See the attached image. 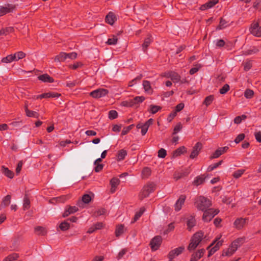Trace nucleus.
Here are the masks:
<instances>
[{
    "label": "nucleus",
    "mask_w": 261,
    "mask_h": 261,
    "mask_svg": "<svg viewBox=\"0 0 261 261\" xmlns=\"http://www.w3.org/2000/svg\"><path fill=\"white\" fill-rule=\"evenodd\" d=\"M194 204L198 210L203 212L210 208L212 203L211 200L207 198L200 196L195 199Z\"/></svg>",
    "instance_id": "1"
},
{
    "label": "nucleus",
    "mask_w": 261,
    "mask_h": 261,
    "mask_svg": "<svg viewBox=\"0 0 261 261\" xmlns=\"http://www.w3.org/2000/svg\"><path fill=\"white\" fill-rule=\"evenodd\" d=\"M203 236L204 233L202 231H199L194 234L191 239V242L188 247V250L191 251L195 249L201 241Z\"/></svg>",
    "instance_id": "2"
},
{
    "label": "nucleus",
    "mask_w": 261,
    "mask_h": 261,
    "mask_svg": "<svg viewBox=\"0 0 261 261\" xmlns=\"http://www.w3.org/2000/svg\"><path fill=\"white\" fill-rule=\"evenodd\" d=\"M156 187V185L153 182H149L145 185L139 194V199L142 200L148 197L150 193L153 192Z\"/></svg>",
    "instance_id": "3"
},
{
    "label": "nucleus",
    "mask_w": 261,
    "mask_h": 261,
    "mask_svg": "<svg viewBox=\"0 0 261 261\" xmlns=\"http://www.w3.org/2000/svg\"><path fill=\"white\" fill-rule=\"evenodd\" d=\"M203 212L202 220L204 222H208L219 213V210L218 209L208 208Z\"/></svg>",
    "instance_id": "4"
},
{
    "label": "nucleus",
    "mask_w": 261,
    "mask_h": 261,
    "mask_svg": "<svg viewBox=\"0 0 261 261\" xmlns=\"http://www.w3.org/2000/svg\"><path fill=\"white\" fill-rule=\"evenodd\" d=\"M109 93V90L106 89L99 88L89 93V95L94 98H99L105 97Z\"/></svg>",
    "instance_id": "5"
},
{
    "label": "nucleus",
    "mask_w": 261,
    "mask_h": 261,
    "mask_svg": "<svg viewBox=\"0 0 261 261\" xmlns=\"http://www.w3.org/2000/svg\"><path fill=\"white\" fill-rule=\"evenodd\" d=\"M162 242V238L160 236H156L152 239L149 244L152 251L158 250L161 246Z\"/></svg>",
    "instance_id": "6"
},
{
    "label": "nucleus",
    "mask_w": 261,
    "mask_h": 261,
    "mask_svg": "<svg viewBox=\"0 0 261 261\" xmlns=\"http://www.w3.org/2000/svg\"><path fill=\"white\" fill-rule=\"evenodd\" d=\"M249 31L253 36L258 37H261V27L259 25L258 22H253L249 28Z\"/></svg>",
    "instance_id": "7"
},
{
    "label": "nucleus",
    "mask_w": 261,
    "mask_h": 261,
    "mask_svg": "<svg viewBox=\"0 0 261 261\" xmlns=\"http://www.w3.org/2000/svg\"><path fill=\"white\" fill-rule=\"evenodd\" d=\"M243 238H238L235 240L229 247L228 248L230 249L231 253H234L238 247H239L243 242Z\"/></svg>",
    "instance_id": "8"
},
{
    "label": "nucleus",
    "mask_w": 261,
    "mask_h": 261,
    "mask_svg": "<svg viewBox=\"0 0 261 261\" xmlns=\"http://www.w3.org/2000/svg\"><path fill=\"white\" fill-rule=\"evenodd\" d=\"M185 249V247L184 246H180L178 248H175L173 250L170 251L168 254V258L169 259H173L175 257V256H178L180 254H181Z\"/></svg>",
    "instance_id": "9"
},
{
    "label": "nucleus",
    "mask_w": 261,
    "mask_h": 261,
    "mask_svg": "<svg viewBox=\"0 0 261 261\" xmlns=\"http://www.w3.org/2000/svg\"><path fill=\"white\" fill-rule=\"evenodd\" d=\"M15 9V6L12 4H7L4 7H1L0 8V16L13 11Z\"/></svg>",
    "instance_id": "10"
},
{
    "label": "nucleus",
    "mask_w": 261,
    "mask_h": 261,
    "mask_svg": "<svg viewBox=\"0 0 261 261\" xmlns=\"http://www.w3.org/2000/svg\"><path fill=\"white\" fill-rule=\"evenodd\" d=\"M202 148V144L200 142H197L193 147L192 151L190 155V158L192 159L196 158L199 154Z\"/></svg>",
    "instance_id": "11"
},
{
    "label": "nucleus",
    "mask_w": 261,
    "mask_h": 261,
    "mask_svg": "<svg viewBox=\"0 0 261 261\" xmlns=\"http://www.w3.org/2000/svg\"><path fill=\"white\" fill-rule=\"evenodd\" d=\"M186 196L185 195H181L180 196L174 205L175 210L176 211H179L181 210L182 205L184 204Z\"/></svg>",
    "instance_id": "12"
},
{
    "label": "nucleus",
    "mask_w": 261,
    "mask_h": 261,
    "mask_svg": "<svg viewBox=\"0 0 261 261\" xmlns=\"http://www.w3.org/2000/svg\"><path fill=\"white\" fill-rule=\"evenodd\" d=\"M228 148V146L219 148L214 152L213 155L210 157V159H213L219 157L221 154L226 152Z\"/></svg>",
    "instance_id": "13"
},
{
    "label": "nucleus",
    "mask_w": 261,
    "mask_h": 261,
    "mask_svg": "<svg viewBox=\"0 0 261 261\" xmlns=\"http://www.w3.org/2000/svg\"><path fill=\"white\" fill-rule=\"evenodd\" d=\"M204 252L205 250L203 249L198 250L197 252L194 253L191 255L190 261H197L203 256Z\"/></svg>",
    "instance_id": "14"
},
{
    "label": "nucleus",
    "mask_w": 261,
    "mask_h": 261,
    "mask_svg": "<svg viewBox=\"0 0 261 261\" xmlns=\"http://www.w3.org/2000/svg\"><path fill=\"white\" fill-rule=\"evenodd\" d=\"M105 20L107 23L112 25L117 20V18L115 14L112 12H110L106 16Z\"/></svg>",
    "instance_id": "15"
},
{
    "label": "nucleus",
    "mask_w": 261,
    "mask_h": 261,
    "mask_svg": "<svg viewBox=\"0 0 261 261\" xmlns=\"http://www.w3.org/2000/svg\"><path fill=\"white\" fill-rule=\"evenodd\" d=\"M61 96V94L58 93H54V92H48V93H45L41 94L39 95H38L37 96V99L38 98H50V97H59Z\"/></svg>",
    "instance_id": "16"
},
{
    "label": "nucleus",
    "mask_w": 261,
    "mask_h": 261,
    "mask_svg": "<svg viewBox=\"0 0 261 261\" xmlns=\"http://www.w3.org/2000/svg\"><path fill=\"white\" fill-rule=\"evenodd\" d=\"M247 220L246 219H244L242 218H238L234 221V225L236 228L240 229L244 227L246 223Z\"/></svg>",
    "instance_id": "17"
},
{
    "label": "nucleus",
    "mask_w": 261,
    "mask_h": 261,
    "mask_svg": "<svg viewBox=\"0 0 261 261\" xmlns=\"http://www.w3.org/2000/svg\"><path fill=\"white\" fill-rule=\"evenodd\" d=\"M38 79L43 82L53 83L54 82V79L46 73L39 75Z\"/></svg>",
    "instance_id": "18"
},
{
    "label": "nucleus",
    "mask_w": 261,
    "mask_h": 261,
    "mask_svg": "<svg viewBox=\"0 0 261 261\" xmlns=\"http://www.w3.org/2000/svg\"><path fill=\"white\" fill-rule=\"evenodd\" d=\"M120 182V180L116 177L113 178L110 180V184L111 186V191L112 193H113L115 191L116 188L119 185Z\"/></svg>",
    "instance_id": "19"
},
{
    "label": "nucleus",
    "mask_w": 261,
    "mask_h": 261,
    "mask_svg": "<svg viewBox=\"0 0 261 261\" xmlns=\"http://www.w3.org/2000/svg\"><path fill=\"white\" fill-rule=\"evenodd\" d=\"M152 36L150 34H148L147 37L145 39L144 42L142 44V48L144 51H145L152 42Z\"/></svg>",
    "instance_id": "20"
},
{
    "label": "nucleus",
    "mask_w": 261,
    "mask_h": 261,
    "mask_svg": "<svg viewBox=\"0 0 261 261\" xmlns=\"http://www.w3.org/2000/svg\"><path fill=\"white\" fill-rule=\"evenodd\" d=\"M2 172L7 177L12 179L14 177V173L11 170H9L8 168L5 167V166L2 167Z\"/></svg>",
    "instance_id": "21"
},
{
    "label": "nucleus",
    "mask_w": 261,
    "mask_h": 261,
    "mask_svg": "<svg viewBox=\"0 0 261 261\" xmlns=\"http://www.w3.org/2000/svg\"><path fill=\"white\" fill-rule=\"evenodd\" d=\"M168 77H170L172 81L178 82L180 81V76L174 71L169 72L168 73Z\"/></svg>",
    "instance_id": "22"
},
{
    "label": "nucleus",
    "mask_w": 261,
    "mask_h": 261,
    "mask_svg": "<svg viewBox=\"0 0 261 261\" xmlns=\"http://www.w3.org/2000/svg\"><path fill=\"white\" fill-rule=\"evenodd\" d=\"M207 176L202 175L198 176L196 177L195 179L193 181V184L196 186H199L204 182Z\"/></svg>",
    "instance_id": "23"
},
{
    "label": "nucleus",
    "mask_w": 261,
    "mask_h": 261,
    "mask_svg": "<svg viewBox=\"0 0 261 261\" xmlns=\"http://www.w3.org/2000/svg\"><path fill=\"white\" fill-rule=\"evenodd\" d=\"M35 232L37 235L45 236L47 231L45 228L42 226H37L35 228Z\"/></svg>",
    "instance_id": "24"
},
{
    "label": "nucleus",
    "mask_w": 261,
    "mask_h": 261,
    "mask_svg": "<svg viewBox=\"0 0 261 261\" xmlns=\"http://www.w3.org/2000/svg\"><path fill=\"white\" fill-rule=\"evenodd\" d=\"M229 25L228 22L223 18H220L219 24L216 28V30H222Z\"/></svg>",
    "instance_id": "25"
},
{
    "label": "nucleus",
    "mask_w": 261,
    "mask_h": 261,
    "mask_svg": "<svg viewBox=\"0 0 261 261\" xmlns=\"http://www.w3.org/2000/svg\"><path fill=\"white\" fill-rule=\"evenodd\" d=\"M66 59V53L64 52H61L58 55L55 57V62H64Z\"/></svg>",
    "instance_id": "26"
},
{
    "label": "nucleus",
    "mask_w": 261,
    "mask_h": 261,
    "mask_svg": "<svg viewBox=\"0 0 261 261\" xmlns=\"http://www.w3.org/2000/svg\"><path fill=\"white\" fill-rule=\"evenodd\" d=\"M16 60V58L15 55L13 54L9 55L6 57L2 58L1 60V62L5 63H11L12 61H15Z\"/></svg>",
    "instance_id": "27"
},
{
    "label": "nucleus",
    "mask_w": 261,
    "mask_h": 261,
    "mask_svg": "<svg viewBox=\"0 0 261 261\" xmlns=\"http://www.w3.org/2000/svg\"><path fill=\"white\" fill-rule=\"evenodd\" d=\"M186 152V148L185 146H181L173 151V156L177 157Z\"/></svg>",
    "instance_id": "28"
},
{
    "label": "nucleus",
    "mask_w": 261,
    "mask_h": 261,
    "mask_svg": "<svg viewBox=\"0 0 261 261\" xmlns=\"http://www.w3.org/2000/svg\"><path fill=\"white\" fill-rule=\"evenodd\" d=\"M127 155V151L124 149H121L118 151L117 155V160L120 161L124 159Z\"/></svg>",
    "instance_id": "29"
},
{
    "label": "nucleus",
    "mask_w": 261,
    "mask_h": 261,
    "mask_svg": "<svg viewBox=\"0 0 261 261\" xmlns=\"http://www.w3.org/2000/svg\"><path fill=\"white\" fill-rule=\"evenodd\" d=\"M11 196L10 195H7L4 197L2 200V206L3 207L8 206L11 202Z\"/></svg>",
    "instance_id": "30"
},
{
    "label": "nucleus",
    "mask_w": 261,
    "mask_h": 261,
    "mask_svg": "<svg viewBox=\"0 0 261 261\" xmlns=\"http://www.w3.org/2000/svg\"><path fill=\"white\" fill-rule=\"evenodd\" d=\"M124 225L123 224H120L118 225L116 227L115 230V235L117 237H119L124 232Z\"/></svg>",
    "instance_id": "31"
},
{
    "label": "nucleus",
    "mask_w": 261,
    "mask_h": 261,
    "mask_svg": "<svg viewBox=\"0 0 261 261\" xmlns=\"http://www.w3.org/2000/svg\"><path fill=\"white\" fill-rule=\"evenodd\" d=\"M149 108L150 109L148 110V111L152 114L156 113L162 109L161 107L153 105H150Z\"/></svg>",
    "instance_id": "32"
},
{
    "label": "nucleus",
    "mask_w": 261,
    "mask_h": 261,
    "mask_svg": "<svg viewBox=\"0 0 261 261\" xmlns=\"http://www.w3.org/2000/svg\"><path fill=\"white\" fill-rule=\"evenodd\" d=\"M19 257L17 253H13L4 258L3 261H13L16 260Z\"/></svg>",
    "instance_id": "33"
},
{
    "label": "nucleus",
    "mask_w": 261,
    "mask_h": 261,
    "mask_svg": "<svg viewBox=\"0 0 261 261\" xmlns=\"http://www.w3.org/2000/svg\"><path fill=\"white\" fill-rule=\"evenodd\" d=\"M70 224L67 222V220L62 222L59 225L60 229L62 231H66L69 229Z\"/></svg>",
    "instance_id": "34"
},
{
    "label": "nucleus",
    "mask_w": 261,
    "mask_h": 261,
    "mask_svg": "<svg viewBox=\"0 0 261 261\" xmlns=\"http://www.w3.org/2000/svg\"><path fill=\"white\" fill-rule=\"evenodd\" d=\"M23 206L24 210H28L30 207V201L27 194L24 197Z\"/></svg>",
    "instance_id": "35"
},
{
    "label": "nucleus",
    "mask_w": 261,
    "mask_h": 261,
    "mask_svg": "<svg viewBox=\"0 0 261 261\" xmlns=\"http://www.w3.org/2000/svg\"><path fill=\"white\" fill-rule=\"evenodd\" d=\"M145 211V208L144 207H142L140 208L139 211L137 212L134 216V220L132 223L136 222L139 218L142 216L143 213Z\"/></svg>",
    "instance_id": "36"
},
{
    "label": "nucleus",
    "mask_w": 261,
    "mask_h": 261,
    "mask_svg": "<svg viewBox=\"0 0 261 261\" xmlns=\"http://www.w3.org/2000/svg\"><path fill=\"white\" fill-rule=\"evenodd\" d=\"M245 170H244V169L238 170L233 173L232 176L234 178H236V179L239 178L243 174V173L245 172Z\"/></svg>",
    "instance_id": "37"
},
{
    "label": "nucleus",
    "mask_w": 261,
    "mask_h": 261,
    "mask_svg": "<svg viewBox=\"0 0 261 261\" xmlns=\"http://www.w3.org/2000/svg\"><path fill=\"white\" fill-rule=\"evenodd\" d=\"M196 221L194 217H191L187 221V226L188 229L190 230L195 225Z\"/></svg>",
    "instance_id": "38"
},
{
    "label": "nucleus",
    "mask_w": 261,
    "mask_h": 261,
    "mask_svg": "<svg viewBox=\"0 0 261 261\" xmlns=\"http://www.w3.org/2000/svg\"><path fill=\"white\" fill-rule=\"evenodd\" d=\"M222 162H223V161L221 160L217 163H215L213 165H210L208 166V167L207 168V171L211 172V171H213V170H214L215 169L217 168L219 166H220L222 164Z\"/></svg>",
    "instance_id": "39"
},
{
    "label": "nucleus",
    "mask_w": 261,
    "mask_h": 261,
    "mask_svg": "<svg viewBox=\"0 0 261 261\" xmlns=\"http://www.w3.org/2000/svg\"><path fill=\"white\" fill-rule=\"evenodd\" d=\"M142 174L144 178H148L151 174V169L148 167L143 168Z\"/></svg>",
    "instance_id": "40"
},
{
    "label": "nucleus",
    "mask_w": 261,
    "mask_h": 261,
    "mask_svg": "<svg viewBox=\"0 0 261 261\" xmlns=\"http://www.w3.org/2000/svg\"><path fill=\"white\" fill-rule=\"evenodd\" d=\"M214 99V98L213 95H209L205 97L204 101L203 102V104L208 106L213 102Z\"/></svg>",
    "instance_id": "41"
},
{
    "label": "nucleus",
    "mask_w": 261,
    "mask_h": 261,
    "mask_svg": "<svg viewBox=\"0 0 261 261\" xmlns=\"http://www.w3.org/2000/svg\"><path fill=\"white\" fill-rule=\"evenodd\" d=\"M13 55H15V56L16 60H15V61H17L20 59L24 58L26 56V54L21 51L16 53L15 54Z\"/></svg>",
    "instance_id": "42"
},
{
    "label": "nucleus",
    "mask_w": 261,
    "mask_h": 261,
    "mask_svg": "<svg viewBox=\"0 0 261 261\" xmlns=\"http://www.w3.org/2000/svg\"><path fill=\"white\" fill-rule=\"evenodd\" d=\"M26 115L30 117H35L38 118L39 117V114L35 111H30L27 110Z\"/></svg>",
    "instance_id": "43"
},
{
    "label": "nucleus",
    "mask_w": 261,
    "mask_h": 261,
    "mask_svg": "<svg viewBox=\"0 0 261 261\" xmlns=\"http://www.w3.org/2000/svg\"><path fill=\"white\" fill-rule=\"evenodd\" d=\"M254 95V92L252 90L250 89H247L244 92V96L246 98H251L253 97Z\"/></svg>",
    "instance_id": "44"
},
{
    "label": "nucleus",
    "mask_w": 261,
    "mask_h": 261,
    "mask_svg": "<svg viewBox=\"0 0 261 261\" xmlns=\"http://www.w3.org/2000/svg\"><path fill=\"white\" fill-rule=\"evenodd\" d=\"M247 116L245 115L237 116L234 119V123L237 124H240L242 120H245Z\"/></svg>",
    "instance_id": "45"
},
{
    "label": "nucleus",
    "mask_w": 261,
    "mask_h": 261,
    "mask_svg": "<svg viewBox=\"0 0 261 261\" xmlns=\"http://www.w3.org/2000/svg\"><path fill=\"white\" fill-rule=\"evenodd\" d=\"M121 105L127 107H132L135 106L133 99L122 101L121 102Z\"/></svg>",
    "instance_id": "46"
},
{
    "label": "nucleus",
    "mask_w": 261,
    "mask_h": 261,
    "mask_svg": "<svg viewBox=\"0 0 261 261\" xmlns=\"http://www.w3.org/2000/svg\"><path fill=\"white\" fill-rule=\"evenodd\" d=\"M145 100V97L144 96H136L133 99L134 101V103L135 106L136 105H138L140 103H141Z\"/></svg>",
    "instance_id": "47"
},
{
    "label": "nucleus",
    "mask_w": 261,
    "mask_h": 261,
    "mask_svg": "<svg viewBox=\"0 0 261 261\" xmlns=\"http://www.w3.org/2000/svg\"><path fill=\"white\" fill-rule=\"evenodd\" d=\"M118 117V113L115 110H111L109 112V118L111 120L116 119Z\"/></svg>",
    "instance_id": "48"
},
{
    "label": "nucleus",
    "mask_w": 261,
    "mask_h": 261,
    "mask_svg": "<svg viewBox=\"0 0 261 261\" xmlns=\"http://www.w3.org/2000/svg\"><path fill=\"white\" fill-rule=\"evenodd\" d=\"M91 200V197L89 194H86L82 196V201L84 203H89Z\"/></svg>",
    "instance_id": "49"
},
{
    "label": "nucleus",
    "mask_w": 261,
    "mask_h": 261,
    "mask_svg": "<svg viewBox=\"0 0 261 261\" xmlns=\"http://www.w3.org/2000/svg\"><path fill=\"white\" fill-rule=\"evenodd\" d=\"M143 86L145 91L149 92L151 89L150 83L148 81H143Z\"/></svg>",
    "instance_id": "50"
},
{
    "label": "nucleus",
    "mask_w": 261,
    "mask_h": 261,
    "mask_svg": "<svg viewBox=\"0 0 261 261\" xmlns=\"http://www.w3.org/2000/svg\"><path fill=\"white\" fill-rule=\"evenodd\" d=\"M229 86L226 84L220 89V93L221 94H224L229 91Z\"/></svg>",
    "instance_id": "51"
},
{
    "label": "nucleus",
    "mask_w": 261,
    "mask_h": 261,
    "mask_svg": "<svg viewBox=\"0 0 261 261\" xmlns=\"http://www.w3.org/2000/svg\"><path fill=\"white\" fill-rule=\"evenodd\" d=\"M158 153V157L160 158H165L167 155L166 150L164 148H161L159 150Z\"/></svg>",
    "instance_id": "52"
},
{
    "label": "nucleus",
    "mask_w": 261,
    "mask_h": 261,
    "mask_svg": "<svg viewBox=\"0 0 261 261\" xmlns=\"http://www.w3.org/2000/svg\"><path fill=\"white\" fill-rule=\"evenodd\" d=\"M201 67V65L200 64H196L195 67L192 68L189 71L190 74L192 75L197 72L199 69Z\"/></svg>",
    "instance_id": "53"
},
{
    "label": "nucleus",
    "mask_w": 261,
    "mask_h": 261,
    "mask_svg": "<svg viewBox=\"0 0 261 261\" xmlns=\"http://www.w3.org/2000/svg\"><path fill=\"white\" fill-rule=\"evenodd\" d=\"M134 126V124H131L127 127L123 128L121 133V135L124 136L127 134L133 128Z\"/></svg>",
    "instance_id": "54"
},
{
    "label": "nucleus",
    "mask_w": 261,
    "mask_h": 261,
    "mask_svg": "<svg viewBox=\"0 0 261 261\" xmlns=\"http://www.w3.org/2000/svg\"><path fill=\"white\" fill-rule=\"evenodd\" d=\"M118 38L116 36H113V38H109L107 43L109 45H115L117 43Z\"/></svg>",
    "instance_id": "55"
},
{
    "label": "nucleus",
    "mask_w": 261,
    "mask_h": 261,
    "mask_svg": "<svg viewBox=\"0 0 261 261\" xmlns=\"http://www.w3.org/2000/svg\"><path fill=\"white\" fill-rule=\"evenodd\" d=\"M258 51H259L258 49H257V48H256L255 47H253L252 49H249V50L245 51L244 54L246 55H251V54L257 53Z\"/></svg>",
    "instance_id": "56"
},
{
    "label": "nucleus",
    "mask_w": 261,
    "mask_h": 261,
    "mask_svg": "<svg viewBox=\"0 0 261 261\" xmlns=\"http://www.w3.org/2000/svg\"><path fill=\"white\" fill-rule=\"evenodd\" d=\"M245 134H239L234 139V142L238 144L242 141L245 138Z\"/></svg>",
    "instance_id": "57"
},
{
    "label": "nucleus",
    "mask_w": 261,
    "mask_h": 261,
    "mask_svg": "<svg viewBox=\"0 0 261 261\" xmlns=\"http://www.w3.org/2000/svg\"><path fill=\"white\" fill-rule=\"evenodd\" d=\"M182 125L181 123H178L177 125L174 127L173 132V135H175L178 132H179L182 129Z\"/></svg>",
    "instance_id": "58"
},
{
    "label": "nucleus",
    "mask_w": 261,
    "mask_h": 261,
    "mask_svg": "<svg viewBox=\"0 0 261 261\" xmlns=\"http://www.w3.org/2000/svg\"><path fill=\"white\" fill-rule=\"evenodd\" d=\"M252 67L251 61H248L244 63V70L245 71H248Z\"/></svg>",
    "instance_id": "59"
},
{
    "label": "nucleus",
    "mask_w": 261,
    "mask_h": 261,
    "mask_svg": "<svg viewBox=\"0 0 261 261\" xmlns=\"http://www.w3.org/2000/svg\"><path fill=\"white\" fill-rule=\"evenodd\" d=\"M106 212V210L104 208H101L98 211H96L94 213V215L96 217H98L103 215Z\"/></svg>",
    "instance_id": "60"
},
{
    "label": "nucleus",
    "mask_w": 261,
    "mask_h": 261,
    "mask_svg": "<svg viewBox=\"0 0 261 261\" xmlns=\"http://www.w3.org/2000/svg\"><path fill=\"white\" fill-rule=\"evenodd\" d=\"M66 59L69 58L71 59H75L77 57V54L75 52H72L69 54L66 53Z\"/></svg>",
    "instance_id": "61"
},
{
    "label": "nucleus",
    "mask_w": 261,
    "mask_h": 261,
    "mask_svg": "<svg viewBox=\"0 0 261 261\" xmlns=\"http://www.w3.org/2000/svg\"><path fill=\"white\" fill-rule=\"evenodd\" d=\"M22 165H23V163H22V161H20L18 163L17 167L16 168V173L17 174H18L20 173V171L21 170V168H22Z\"/></svg>",
    "instance_id": "62"
},
{
    "label": "nucleus",
    "mask_w": 261,
    "mask_h": 261,
    "mask_svg": "<svg viewBox=\"0 0 261 261\" xmlns=\"http://www.w3.org/2000/svg\"><path fill=\"white\" fill-rule=\"evenodd\" d=\"M67 210H69L70 214H73L79 210L78 208L75 206H69Z\"/></svg>",
    "instance_id": "63"
},
{
    "label": "nucleus",
    "mask_w": 261,
    "mask_h": 261,
    "mask_svg": "<svg viewBox=\"0 0 261 261\" xmlns=\"http://www.w3.org/2000/svg\"><path fill=\"white\" fill-rule=\"evenodd\" d=\"M255 137L258 142H261V132L255 133Z\"/></svg>",
    "instance_id": "64"
}]
</instances>
